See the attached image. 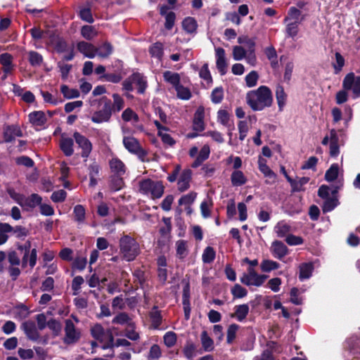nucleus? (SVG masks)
<instances>
[{
    "label": "nucleus",
    "mask_w": 360,
    "mask_h": 360,
    "mask_svg": "<svg viewBox=\"0 0 360 360\" xmlns=\"http://www.w3.org/2000/svg\"><path fill=\"white\" fill-rule=\"evenodd\" d=\"M111 117V107L109 103H105L103 110L94 113L91 117V120L94 123H102L108 122Z\"/></svg>",
    "instance_id": "8"
},
{
    "label": "nucleus",
    "mask_w": 360,
    "mask_h": 360,
    "mask_svg": "<svg viewBox=\"0 0 360 360\" xmlns=\"http://www.w3.org/2000/svg\"><path fill=\"white\" fill-rule=\"evenodd\" d=\"M112 53V46L108 43H105L97 49L96 54L102 58L108 57Z\"/></svg>",
    "instance_id": "56"
},
{
    "label": "nucleus",
    "mask_w": 360,
    "mask_h": 360,
    "mask_svg": "<svg viewBox=\"0 0 360 360\" xmlns=\"http://www.w3.org/2000/svg\"><path fill=\"white\" fill-rule=\"evenodd\" d=\"M110 167L112 172L121 175L125 172L124 163L117 158H112L110 161Z\"/></svg>",
    "instance_id": "32"
},
{
    "label": "nucleus",
    "mask_w": 360,
    "mask_h": 360,
    "mask_svg": "<svg viewBox=\"0 0 360 360\" xmlns=\"http://www.w3.org/2000/svg\"><path fill=\"white\" fill-rule=\"evenodd\" d=\"M338 204V200L336 195H332V196L328 199L324 200L323 205V212H328L332 211Z\"/></svg>",
    "instance_id": "37"
},
{
    "label": "nucleus",
    "mask_w": 360,
    "mask_h": 360,
    "mask_svg": "<svg viewBox=\"0 0 360 360\" xmlns=\"http://www.w3.org/2000/svg\"><path fill=\"white\" fill-rule=\"evenodd\" d=\"M259 79L257 72L255 70L251 71L245 77V83L247 86L251 88L257 85Z\"/></svg>",
    "instance_id": "55"
},
{
    "label": "nucleus",
    "mask_w": 360,
    "mask_h": 360,
    "mask_svg": "<svg viewBox=\"0 0 360 360\" xmlns=\"http://www.w3.org/2000/svg\"><path fill=\"white\" fill-rule=\"evenodd\" d=\"M165 80L172 84L174 89L180 84V76L178 73L166 71L163 74Z\"/></svg>",
    "instance_id": "29"
},
{
    "label": "nucleus",
    "mask_w": 360,
    "mask_h": 360,
    "mask_svg": "<svg viewBox=\"0 0 360 360\" xmlns=\"http://www.w3.org/2000/svg\"><path fill=\"white\" fill-rule=\"evenodd\" d=\"M248 179L240 170H234L231 174V181L233 186H240L246 184Z\"/></svg>",
    "instance_id": "21"
},
{
    "label": "nucleus",
    "mask_w": 360,
    "mask_h": 360,
    "mask_svg": "<svg viewBox=\"0 0 360 360\" xmlns=\"http://www.w3.org/2000/svg\"><path fill=\"white\" fill-rule=\"evenodd\" d=\"M92 336L97 340L103 342L105 337L103 328L100 324H96L91 330Z\"/></svg>",
    "instance_id": "43"
},
{
    "label": "nucleus",
    "mask_w": 360,
    "mask_h": 360,
    "mask_svg": "<svg viewBox=\"0 0 360 360\" xmlns=\"http://www.w3.org/2000/svg\"><path fill=\"white\" fill-rule=\"evenodd\" d=\"M215 55L217 59V68L221 75L226 72L227 63L225 57V51L222 48L218 47L215 49Z\"/></svg>",
    "instance_id": "11"
},
{
    "label": "nucleus",
    "mask_w": 360,
    "mask_h": 360,
    "mask_svg": "<svg viewBox=\"0 0 360 360\" xmlns=\"http://www.w3.org/2000/svg\"><path fill=\"white\" fill-rule=\"evenodd\" d=\"M270 250L274 257L279 259H281L288 253L287 246L279 240H274L271 243Z\"/></svg>",
    "instance_id": "10"
},
{
    "label": "nucleus",
    "mask_w": 360,
    "mask_h": 360,
    "mask_svg": "<svg viewBox=\"0 0 360 360\" xmlns=\"http://www.w3.org/2000/svg\"><path fill=\"white\" fill-rule=\"evenodd\" d=\"M81 34L86 39L91 40L97 35V32L94 27L84 25L82 27Z\"/></svg>",
    "instance_id": "46"
},
{
    "label": "nucleus",
    "mask_w": 360,
    "mask_h": 360,
    "mask_svg": "<svg viewBox=\"0 0 360 360\" xmlns=\"http://www.w3.org/2000/svg\"><path fill=\"white\" fill-rule=\"evenodd\" d=\"M342 86L345 90L351 91L353 98L360 97V76H356L354 72L348 73L344 78Z\"/></svg>",
    "instance_id": "4"
},
{
    "label": "nucleus",
    "mask_w": 360,
    "mask_h": 360,
    "mask_svg": "<svg viewBox=\"0 0 360 360\" xmlns=\"http://www.w3.org/2000/svg\"><path fill=\"white\" fill-rule=\"evenodd\" d=\"M65 342L68 344H72L77 342L79 337L80 333L77 331L73 323L70 320H66L65 321Z\"/></svg>",
    "instance_id": "7"
},
{
    "label": "nucleus",
    "mask_w": 360,
    "mask_h": 360,
    "mask_svg": "<svg viewBox=\"0 0 360 360\" xmlns=\"http://www.w3.org/2000/svg\"><path fill=\"white\" fill-rule=\"evenodd\" d=\"M122 117L125 122H132L135 123L139 120L138 115L130 108H127L124 110Z\"/></svg>",
    "instance_id": "49"
},
{
    "label": "nucleus",
    "mask_w": 360,
    "mask_h": 360,
    "mask_svg": "<svg viewBox=\"0 0 360 360\" xmlns=\"http://www.w3.org/2000/svg\"><path fill=\"white\" fill-rule=\"evenodd\" d=\"M196 196L197 193L195 192L184 195L179 200V205L184 206L185 209H190V206L195 201Z\"/></svg>",
    "instance_id": "34"
},
{
    "label": "nucleus",
    "mask_w": 360,
    "mask_h": 360,
    "mask_svg": "<svg viewBox=\"0 0 360 360\" xmlns=\"http://www.w3.org/2000/svg\"><path fill=\"white\" fill-rule=\"evenodd\" d=\"M205 109L202 106L198 108L193 119V129L201 131L205 129L204 123Z\"/></svg>",
    "instance_id": "13"
},
{
    "label": "nucleus",
    "mask_w": 360,
    "mask_h": 360,
    "mask_svg": "<svg viewBox=\"0 0 360 360\" xmlns=\"http://www.w3.org/2000/svg\"><path fill=\"white\" fill-rule=\"evenodd\" d=\"M318 195L323 200L328 199L332 196V195H336V191L331 189L329 186L322 185L318 191Z\"/></svg>",
    "instance_id": "44"
},
{
    "label": "nucleus",
    "mask_w": 360,
    "mask_h": 360,
    "mask_svg": "<svg viewBox=\"0 0 360 360\" xmlns=\"http://www.w3.org/2000/svg\"><path fill=\"white\" fill-rule=\"evenodd\" d=\"M215 258V251L212 247H207L202 253V259L204 263H211Z\"/></svg>",
    "instance_id": "52"
},
{
    "label": "nucleus",
    "mask_w": 360,
    "mask_h": 360,
    "mask_svg": "<svg viewBox=\"0 0 360 360\" xmlns=\"http://www.w3.org/2000/svg\"><path fill=\"white\" fill-rule=\"evenodd\" d=\"M285 23L286 37L295 39L299 32V25L300 23L284 22Z\"/></svg>",
    "instance_id": "31"
},
{
    "label": "nucleus",
    "mask_w": 360,
    "mask_h": 360,
    "mask_svg": "<svg viewBox=\"0 0 360 360\" xmlns=\"http://www.w3.org/2000/svg\"><path fill=\"white\" fill-rule=\"evenodd\" d=\"M249 310V306L246 304L237 305L235 307V312L231 316L241 322L246 318Z\"/></svg>",
    "instance_id": "23"
},
{
    "label": "nucleus",
    "mask_w": 360,
    "mask_h": 360,
    "mask_svg": "<svg viewBox=\"0 0 360 360\" xmlns=\"http://www.w3.org/2000/svg\"><path fill=\"white\" fill-rule=\"evenodd\" d=\"M22 133L18 126H8L4 129V137L6 142H11L16 137H20Z\"/></svg>",
    "instance_id": "16"
},
{
    "label": "nucleus",
    "mask_w": 360,
    "mask_h": 360,
    "mask_svg": "<svg viewBox=\"0 0 360 360\" xmlns=\"http://www.w3.org/2000/svg\"><path fill=\"white\" fill-rule=\"evenodd\" d=\"M120 246L123 257L128 262L134 260L139 253V244L128 236H124L120 239Z\"/></svg>",
    "instance_id": "3"
},
{
    "label": "nucleus",
    "mask_w": 360,
    "mask_h": 360,
    "mask_svg": "<svg viewBox=\"0 0 360 360\" xmlns=\"http://www.w3.org/2000/svg\"><path fill=\"white\" fill-rule=\"evenodd\" d=\"M264 53L268 60H269L271 65L273 68H276L278 66V56L275 48L272 46H268L265 49Z\"/></svg>",
    "instance_id": "28"
},
{
    "label": "nucleus",
    "mask_w": 360,
    "mask_h": 360,
    "mask_svg": "<svg viewBox=\"0 0 360 360\" xmlns=\"http://www.w3.org/2000/svg\"><path fill=\"white\" fill-rule=\"evenodd\" d=\"M112 323L121 325L127 324V326H129V323H132V321L126 313H120L114 317Z\"/></svg>",
    "instance_id": "57"
},
{
    "label": "nucleus",
    "mask_w": 360,
    "mask_h": 360,
    "mask_svg": "<svg viewBox=\"0 0 360 360\" xmlns=\"http://www.w3.org/2000/svg\"><path fill=\"white\" fill-rule=\"evenodd\" d=\"M339 173V166L338 164H333L326 171L325 179L328 181H333L337 179Z\"/></svg>",
    "instance_id": "40"
},
{
    "label": "nucleus",
    "mask_w": 360,
    "mask_h": 360,
    "mask_svg": "<svg viewBox=\"0 0 360 360\" xmlns=\"http://www.w3.org/2000/svg\"><path fill=\"white\" fill-rule=\"evenodd\" d=\"M73 137L79 148L82 149V156L88 158L92 150V144L90 141L79 132H75Z\"/></svg>",
    "instance_id": "6"
},
{
    "label": "nucleus",
    "mask_w": 360,
    "mask_h": 360,
    "mask_svg": "<svg viewBox=\"0 0 360 360\" xmlns=\"http://www.w3.org/2000/svg\"><path fill=\"white\" fill-rule=\"evenodd\" d=\"M238 41L239 44H244L248 49V52L254 53L255 41L253 39L249 38L248 37H240L238 39Z\"/></svg>",
    "instance_id": "48"
},
{
    "label": "nucleus",
    "mask_w": 360,
    "mask_h": 360,
    "mask_svg": "<svg viewBox=\"0 0 360 360\" xmlns=\"http://www.w3.org/2000/svg\"><path fill=\"white\" fill-rule=\"evenodd\" d=\"M161 356L162 350L160 347L157 344H154L150 347L147 357L148 360H158Z\"/></svg>",
    "instance_id": "42"
},
{
    "label": "nucleus",
    "mask_w": 360,
    "mask_h": 360,
    "mask_svg": "<svg viewBox=\"0 0 360 360\" xmlns=\"http://www.w3.org/2000/svg\"><path fill=\"white\" fill-rule=\"evenodd\" d=\"M125 335L130 340L133 341H136L139 339V334L134 329V323H129V326H127L125 330Z\"/></svg>",
    "instance_id": "53"
},
{
    "label": "nucleus",
    "mask_w": 360,
    "mask_h": 360,
    "mask_svg": "<svg viewBox=\"0 0 360 360\" xmlns=\"http://www.w3.org/2000/svg\"><path fill=\"white\" fill-rule=\"evenodd\" d=\"M134 85L138 89V92L143 94L147 86V82L145 77L139 73L132 75Z\"/></svg>",
    "instance_id": "26"
},
{
    "label": "nucleus",
    "mask_w": 360,
    "mask_h": 360,
    "mask_svg": "<svg viewBox=\"0 0 360 360\" xmlns=\"http://www.w3.org/2000/svg\"><path fill=\"white\" fill-rule=\"evenodd\" d=\"M274 232L278 238H286L291 232V226L285 221H281L275 226Z\"/></svg>",
    "instance_id": "20"
},
{
    "label": "nucleus",
    "mask_w": 360,
    "mask_h": 360,
    "mask_svg": "<svg viewBox=\"0 0 360 360\" xmlns=\"http://www.w3.org/2000/svg\"><path fill=\"white\" fill-rule=\"evenodd\" d=\"M191 176L192 171L189 169H184L181 172L177 182L179 191L184 192L189 188Z\"/></svg>",
    "instance_id": "9"
},
{
    "label": "nucleus",
    "mask_w": 360,
    "mask_h": 360,
    "mask_svg": "<svg viewBox=\"0 0 360 360\" xmlns=\"http://www.w3.org/2000/svg\"><path fill=\"white\" fill-rule=\"evenodd\" d=\"M28 60L32 66H39L43 62V57L39 53L32 51L28 53Z\"/></svg>",
    "instance_id": "45"
},
{
    "label": "nucleus",
    "mask_w": 360,
    "mask_h": 360,
    "mask_svg": "<svg viewBox=\"0 0 360 360\" xmlns=\"http://www.w3.org/2000/svg\"><path fill=\"white\" fill-rule=\"evenodd\" d=\"M123 144L125 148L130 153H138L141 150L139 143L132 136H124Z\"/></svg>",
    "instance_id": "19"
},
{
    "label": "nucleus",
    "mask_w": 360,
    "mask_h": 360,
    "mask_svg": "<svg viewBox=\"0 0 360 360\" xmlns=\"http://www.w3.org/2000/svg\"><path fill=\"white\" fill-rule=\"evenodd\" d=\"M150 319L153 327L155 328H158L160 326L162 321L160 313L158 310L154 309L150 313Z\"/></svg>",
    "instance_id": "64"
},
{
    "label": "nucleus",
    "mask_w": 360,
    "mask_h": 360,
    "mask_svg": "<svg viewBox=\"0 0 360 360\" xmlns=\"http://www.w3.org/2000/svg\"><path fill=\"white\" fill-rule=\"evenodd\" d=\"M31 243L30 240L26 241L23 245L18 247V250L23 253L22 259V266H25L29 263L31 267H34L37 262V250L35 248L30 250Z\"/></svg>",
    "instance_id": "5"
},
{
    "label": "nucleus",
    "mask_w": 360,
    "mask_h": 360,
    "mask_svg": "<svg viewBox=\"0 0 360 360\" xmlns=\"http://www.w3.org/2000/svg\"><path fill=\"white\" fill-rule=\"evenodd\" d=\"M79 16L83 20L87 22L91 23L94 22V18L89 8H81L79 10Z\"/></svg>",
    "instance_id": "62"
},
{
    "label": "nucleus",
    "mask_w": 360,
    "mask_h": 360,
    "mask_svg": "<svg viewBox=\"0 0 360 360\" xmlns=\"http://www.w3.org/2000/svg\"><path fill=\"white\" fill-rule=\"evenodd\" d=\"M230 117L231 113L225 109H220L217 112V121L224 126L229 125Z\"/></svg>",
    "instance_id": "41"
},
{
    "label": "nucleus",
    "mask_w": 360,
    "mask_h": 360,
    "mask_svg": "<svg viewBox=\"0 0 360 360\" xmlns=\"http://www.w3.org/2000/svg\"><path fill=\"white\" fill-rule=\"evenodd\" d=\"M112 98H113V104L111 108V110H113L115 111L119 112L124 107V100L117 94H114L112 95Z\"/></svg>",
    "instance_id": "60"
},
{
    "label": "nucleus",
    "mask_w": 360,
    "mask_h": 360,
    "mask_svg": "<svg viewBox=\"0 0 360 360\" xmlns=\"http://www.w3.org/2000/svg\"><path fill=\"white\" fill-rule=\"evenodd\" d=\"M279 264L270 259H264L260 264L261 270L263 272H270L271 271L279 268Z\"/></svg>",
    "instance_id": "38"
},
{
    "label": "nucleus",
    "mask_w": 360,
    "mask_h": 360,
    "mask_svg": "<svg viewBox=\"0 0 360 360\" xmlns=\"http://www.w3.org/2000/svg\"><path fill=\"white\" fill-rule=\"evenodd\" d=\"M7 193L15 202L22 207V202L25 199L24 195L16 192L14 188L11 187L7 188Z\"/></svg>",
    "instance_id": "50"
},
{
    "label": "nucleus",
    "mask_w": 360,
    "mask_h": 360,
    "mask_svg": "<svg viewBox=\"0 0 360 360\" xmlns=\"http://www.w3.org/2000/svg\"><path fill=\"white\" fill-rule=\"evenodd\" d=\"M330 154L331 156L339 154L338 136L335 129L330 131Z\"/></svg>",
    "instance_id": "24"
},
{
    "label": "nucleus",
    "mask_w": 360,
    "mask_h": 360,
    "mask_svg": "<svg viewBox=\"0 0 360 360\" xmlns=\"http://www.w3.org/2000/svg\"><path fill=\"white\" fill-rule=\"evenodd\" d=\"M30 121L35 126H42L46 122V116L41 111H36L29 115Z\"/></svg>",
    "instance_id": "27"
},
{
    "label": "nucleus",
    "mask_w": 360,
    "mask_h": 360,
    "mask_svg": "<svg viewBox=\"0 0 360 360\" xmlns=\"http://www.w3.org/2000/svg\"><path fill=\"white\" fill-rule=\"evenodd\" d=\"M175 90L177 94L178 98L183 100H188L191 96V93L189 89L179 84Z\"/></svg>",
    "instance_id": "54"
},
{
    "label": "nucleus",
    "mask_w": 360,
    "mask_h": 360,
    "mask_svg": "<svg viewBox=\"0 0 360 360\" xmlns=\"http://www.w3.org/2000/svg\"><path fill=\"white\" fill-rule=\"evenodd\" d=\"M60 91L64 97L68 99L78 98L79 96V91L76 89H70L66 85H62Z\"/></svg>",
    "instance_id": "39"
},
{
    "label": "nucleus",
    "mask_w": 360,
    "mask_h": 360,
    "mask_svg": "<svg viewBox=\"0 0 360 360\" xmlns=\"http://www.w3.org/2000/svg\"><path fill=\"white\" fill-rule=\"evenodd\" d=\"M176 335L172 331L167 332L163 336L164 343L167 347H173L176 344Z\"/></svg>",
    "instance_id": "51"
},
{
    "label": "nucleus",
    "mask_w": 360,
    "mask_h": 360,
    "mask_svg": "<svg viewBox=\"0 0 360 360\" xmlns=\"http://www.w3.org/2000/svg\"><path fill=\"white\" fill-rule=\"evenodd\" d=\"M245 100L247 104L254 111H262L270 108L274 101L272 92L266 86H260L255 90L248 91Z\"/></svg>",
    "instance_id": "1"
},
{
    "label": "nucleus",
    "mask_w": 360,
    "mask_h": 360,
    "mask_svg": "<svg viewBox=\"0 0 360 360\" xmlns=\"http://www.w3.org/2000/svg\"><path fill=\"white\" fill-rule=\"evenodd\" d=\"M199 75L200 78H202L207 84H210L212 83V76L207 64H205L201 68Z\"/></svg>",
    "instance_id": "59"
},
{
    "label": "nucleus",
    "mask_w": 360,
    "mask_h": 360,
    "mask_svg": "<svg viewBox=\"0 0 360 360\" xmlns=\"http://www.w3.org/2000/svg\"><path fill=\"white\" fill-rule=\"evenodd\" d=\"M264 176L268 178L270 181L269 183L274 182L276 180L275 173L269 167L268 165H262V167L259 169Z\"/></svg>",
    "instance_id": "63"
},
{
    "label": "nucleus",
    "mask_w": 360,
    "mask_h": 360,
    "mask_svg": "<svg viewBox=\"0 0 360 360\" xmlns=\"http://www.w3.org/2000/svg\"><path fill=\"white\" fill-rule=\"evenodd\" d=\"M182 26H183L184 30L187 33L192 34V33L195 32V31L197 30L198 25H197V22L195 21V20L194 18H193L191 17H188L183 20Z\"/></svg>",
    "instance_id": "33"
},
{
    "label": "nucleus",
    "mask_w": 360,
    "mask_h": 360,
    "mask_svg": "<svg viewBox=\"0 0 360 360\" xmlns=\"http://www.w3.org/2000/svg\"><path fill=\"white\" fill-rule=\"evenodd\" d=\"M22 328L28 338L37 340L39 338L38 330L33 321H26L22 323Z\"/></svg>",
    "instance_id": "15"
},
{
    "label": "nucleus",
    "mask_w": 360,
    "mask_h": 360,
    "mask_svg": "<svg viewBox=\"0 0 360 360\" xmlns=\"http://www.w3.org/2000/svg\"><path fill=\"white\" fill-rule=\"evenodd\" d=\"M314 266L311 263H304L300 266V279H308L311 277Z\"/></svg>",
    "instance_id": "30"
},
{
    "label": "nucleus",
    "mask_w": 360,
    "mask_h": 360,
    "mask_svg": "<svg viewBox=\"0 0 360 360\" xmlns=\"http://www.w3.org/2000/svg\"><path fill=\"white\" fill-rule=\"evenodd\" d=\"M60 146L65 155L70 156L73 154V141L72 139L62 137Z\"/></svg>",
    "instance_id": "25"
},
{
    "label": "nucleus",
    "mask_w": 360,
    "mask_h": 360,
    "mask_svg": "<svg viewBox=\"0 0 360 360\" xmlns=\"http://www.w3.org/2000/svg\"><path fill=\"white\" fill-rule=\"evenodd\" d=\"M284 22L301 23V11L294 6L290 7L284 18Z\"/></svg>",
    "instance_id": "22"
},
{
    "label": "nucleus",
    "mask_w": 360,
    "mask_h": 360,
    "mask_svg": "<svg viewBox=\"0 0 360 360\" xmlns=\"http://www.w3.org/2000/svg\"><path fill=\"white\" fill-rule=\"evenodd\" d=\"M139 191L153 199L160 198L164 193V186L161 181L146 179L139 182Z\"/></svg>",
    "instance_id": "2"
},
{
    "label": "nucleus",
    "mask_w": 360,
    "mask_h": 360,
    "mask_svg": "<svg viewBox=\"0 0 360 360\" xmlns=\"http://www.w3.org/2000/svg\"><path fill=\"white\" fill-rule=\"evenodd\" d=\"M176 255L180 259H184L188 254L187 242L184 240H179L176 242Z\"/></svg>",
    "instance_id": "35"
},
{
    "label": "nucleus",
    "mask_w": 360,
    "mask_h": 360,
    "mask_svg": "<svg viewBox=\"0 0 360 360\" xmlns=\"http://www.w3.org/2000/svg\"><path fill=\"white\" fill-rule=\"evenodd\" d=\"M224 98V91L221 87L215 88L211 94V100L214 103H219Z\"/></svg>",
    "instance_id": "58"
},
{
    "label": "nucleus",
    "mask_w": 360,
    "mask_h": 360,
    "mask_svg": "<svg viewBox=\"0 0 360 360\" xmlns=\"http://www.w3.org/2000/svg\"><path fill=\"white\" fill-rule=\"evenodd\" d=\"M41 202V198L38 194L34 193L27 198L25 196L21 207L24 210L28 211L34 208L36 206L39 205Z\"/></svg>",
    "instance_id": "14"
},
{
    "label": "nucleus",
    "mask_w": 360,
    "mask_h": 360,
    "mask_svg": "<svg viewBox=\"0 0 360 360\" xmlns=\"http://www.w3.org/2000/svg\"><path fill=\"white\" fill-rule=\"evenodd\" d=\"M231 293L236 298H242L247 295V290L245 288L238 284H236L231 289Z\"/></svg>",
    "instance_id": "61"
},
{
    "label": "nucleus",
    "mask_w": 360,
    "mask_h": 360,
    "mask_svg": "<svg viewBox=\"0 0 360 360\" xmlns=\"http://www.w3.org/2000/svg\"><path fill=\"white\" fill-rule=\"evenodd\" d=\"M266 278L267 276L258 274L255 276H252L250 277H241L240 281L246 285H254L259 287L263 285Z\"/></svg>",
    "instance_id": "12"
},
{
    "label": "nucleus",
    "mask_w": 360,
    "mask_h": 360,
    "mask_svg": "<svg viewBox=\"0 0 360 360\" xmlns=\"http://www.w3.org/2000/svg\"><path fill=\"white\" fill-rule=\"evenodd\" d=\"M73 215L75 221L78 224H83L84 222L86 212L84 207L81 205H77L74 207Z\"/></svg>",
    "instance_id": "36"
},
{
    "label": "nucleus",
    "mask_w": 360,
    "mask_h": 360,
    "mask_svg": "<svg viewBox=\"0 0 360 360\" xmlns=\"http://www.w3.org/2000/svg\"><path fill=\"white\" fill-rule=\"evenodd\" d=\"M201 342L203 348L206 351L210 352L214 349V342L205 330L201 334Z\"/></svg>",
    "instance_id": "47"
},
{
    "label": "nucleus",
    "mask_w": 360,
    "mask_h": 360,
    "mask_svg": "<svg viewBox=\"0 0 360 360\" xmlns=\"http://www.w3.org/2000/svg\"><path fill=\"white\" fill-rule=\"evenodd\" d=\"M77 49L87 58H93L96 55L97 49L94 45L87 42H79L77 44Z\"/></svg>",
    "instance_id": "18"
},
{
    "label": "nucleus",
    "mask_w": 360,
    "mask_h": 360,
    "mask_svg": "<svg viewBox=\"0 0 360 360\" xmlns=\"http://www.w3.org/2000/svg\"><path fill=\"white\" fill-rule=\"evenodd\" d=\"M275 96L278 110L279 111H283L287 102V94L285 93L283 86L281 84H278L276 86Z\"/></svg>",
    "instance_id": "17"
}]
</instances>
